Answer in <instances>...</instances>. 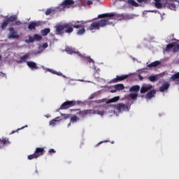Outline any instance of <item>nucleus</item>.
Segmentation results:
<instances>
[{
	"mask_svg": "<svg viewBox=\"0 0 179 179\" xmlns=\"http://www.w3.org/2000/svg\"><path fill=\"white\" fill-rule=\"evenodd\" d=\"M85 27H86V22L84 21H76L75 24H72V22L59 24L56 26L55 34L58 36H62L64 33L71 34L73 31V29H80L77 31V35L83 36L86 33Z\"/></svg>",
	"mask_w": 179,
	"mask_h": 179,
	"instance_id": "nucleus-1",
	"label": "nucleus"
},
{
	"mask_svg": "<svg viewBox=\"0 0 179 179\" xmlns=\"http://www.w3.org/2000/svg\"><path fill=\"white\" fill-rule=\"evenodd\" d=\"M108 24H110L108 19H101L98 22H92L91 25L87 28V30H90V31H93V30H99L100 27H106Z\"/></svg>",
	"mask_w": 179,
	"mask_h": 179,
	"instance_id": "nucleus-2",
	"label": "nucleus"
},
{
	"mask_svg": "<svg viewBox=\"0 0 179 179\" xmlns=\"http://www.w3.org/2000/svg\"><path fill=\"white\" fill-rule=\"evenodd\" d=\"M82 0H64L61 4L60 6L64 8L69 9V8H75L76 5H80Z\"/></svg>",
	"mask_w": 179,
	"mask_h": 179,
	"instance_id": "nucleus-3",
	"label": "nucleus"
},
{
	"mask_svg": "<svg viewBox=\"0 0 179 179\" xmlns=\"http://www.w3.org/2000/svg\"><path fill=\"white\" fill-rule=\"evenodd\" d=\"M17 20V15H13L6 18V20H4L1 25V29L2 30H5L6 27H8V24L9 23H13V22H16Z\"/></svg>",
	"mask_w": 179,
	"mask_h": 179,
	"instance_id": "nucleus-4",
	"label": "nucleus"
},
{
	"mask_svg": "<svg viewBox=\"0 0 179 179\" xmlns=\"http://www.w3.org/2000/svg\"><path fill=\"white\" fill-rule=\"evenodd\" d=\"M176 2H178L177 0H164L162 5L164 8H168V9H171V10H176L177 6L176 5Z\"/></svg>",
	"mask_w": 179,
	"mask_h": 179,
	"instance_id": "nucleus-5",
	"label": "nucleus"
},
{
	"mask_svg": "<svg viewBox=\"0 0 179 179\" xmlns=\"http://www.w3.org/2000/svg\"><path fill=\"white\" fill-rule=\"evenodd\" d=\"M73 111H79L82 115H87L90 114H98L99 115H104V111L94 110H84L80 111V109L73 110Z\"/></svg>",
	"mask_w": 179,
	"mask_h": 179,
	"instance_id": "nucleus-6",
	"label": "nucleus"
},
{
	"mask_svg": "<svg viewBox=\"0 0 179 179\" xmlns=\"http://www.w3.org/2000/svg\"><path fill=\"white\" fill-rule=\"evenodd\" d=\"M74 106H76V101H66L61 105L59 110H66V108H70V107H73Z\"/></svg>",
	"mask_w": 179,
	"mask_h": 179,
	"instance_id": "nucleus-7",
	"label": "nucleus"
},
{
	"mask_svg": "<svg viewBox=\"0 0 179 179\" xmlns=\"http://www.w3.org/2000/svg\"><path fill=\"white\" fill-rule=\"evenodd\" d=\"M115 108H116L117 111H118L119 113H124V111H129L128 106L122 103L117 104Z\"/></svg>",
	"mask_w": 179,
	"mask_h": 179,
	"instance_id": "nucleus-8",
	"label": "nucleus"
},
{
	"mask_svg": "<svg viewBox=\"0 0 179 179\" xmlns=\"http://www.w3.org/2000/svg\"><path fill=\"white\" fill-rule=\"evenodd\" d=\"M120 17V15L116 14L115 13H104L98 15V19H104L106 17Z\"/></svg>",
	"mask_w": 179,
	"mask_h": 179,
	"instance_id": "nucleus-9",
	"label": "nucleus"
},
{
	"mask_svg": "<svg viewBox=\"0 0 179 179\" xmlns=\"http://www.w3.org/2000/svg\"><path fill=\"white\" fill-rule=\"evenodd\" d=\"M9 34H8V38L10 40L12 38H19L20 37L19 34H17V32L15 30V28L13 27H10L9 28Z\"/></svg>",
	"mask_w": 179,
	"mask_h": 179,
	"instance_id": "nucleus-10",
	"label": "nucleus"
},
{
	"mask_svg": "<svg viewBox=\"0 0 179 179\" xmlns=\"http://www.w3.org/2000/svg\"><path fill=\"white\" fill-rule=\"evenodd\" d=\"M129 78V75H122L117 76L115 78H113L111 82L112 83H117L118 82H122V80H125V79H128Z\"/></svg>",
	"mask_w": 179,
	"mask_h": 179,
	"instance_id": "nucleus-11",
	"label": "nucleus"
},
{
	"mask_svg": "<svg viewBox=\"0 0 179 179\" xmlns=\"http://www.w3.org/2000/svg\"><path fill=\"white\" fill-rule=\"evenodd\" d=\"M153 88V86L152 85H145L143 84L141 89V93L143 94V93H146L147 92H149V90H152Z\"/></svg>",
	"mask_w": 179,
	"mask_h": 179,
	"instance_id": "nucleus-12",
	"label": "nucleus"
},
{
	"mask_svg": "<svg viewBox=\"0 0 179 179\" xmlns=\"http://www.w3.org/2000/svg\"><path fill=\"white\" fill-rule=\"evenodd\" d=\"M41 25V22H40L39 21L38 22H31L29 23V26H28V29L29 30H34V29H36V27H38V26Z\"/></svg>",
	"mask_w": 179,
	"mask_h": 179,
	"instance_id": "nucleus-13",
	"label": "nucleus"
},
{
	"mask_svg": "<svg viewBox=\"0 0 179 179\" xmlns=\"http://www.w3.org/2000/svg\"><path fill=\"white\" fill-rule=\"evenodd\" d=\"M169 87H170V83L165 82L162 84L161 87H159V92H162L163 93L166 92V90H168Z\"/></svg>",
	"mask_w": 179,
	"mask_h": 179,
	"instance_id": "nucleus-14",
	"label": "nucleus"
},
{
	"mask_svg": "<svg viewBox=\"0 0 179 179\" xmlns=\"http://www.w3.org/2000/svg\"><path fill=\"white\" fill-rule=\"evenodd\" d=\"M34 153L36 154L37 157H40V156H43L44 155V148H36Z\"/></svg>",
	"mask_w": 179,
	"mask_h": 179,
	"instance_id": "nucleus-15",
	"label": "nucleus"
},
{
	"mask_svg": "<svg viewBox=\"0 0 179 179\" xmlns=\"http://www.w3.org/2000/svg\"><path fill=\"white\" fill-rule=\"evenodd\" d=\"M10 143V141H9V138H3L0 139V148H3L5 145H9Z\"/></svg>",
	"mask_w": 179,
	"mask_h": 179,
	"instance_id": "nucleus-16",
	"label": "nucleus"
},
{
	"mask_svg": "<svg viewBox=\"0 0 179 179\" xmlns=\"http://www.w3.org/2000/svg\"><path fill=\"white\" fill-rule=\"evenodd\" d=\"M127 3L131 8V6H134L135 8L139 7V3H138L135 0H127Z\"/></svg>",
	"mask_w": 179,
	"mask_h": 179,
	"instance_id": "nucleus-17",
	"label": "nucleus"
},
{
	"mask_svg": "<svg viewBox=\"0 0 179 179\" xmlns=\"http://www.w3.org/2000/svg\"><path fill=\"white\" fill-rule=\"evenodd\" d=\"M27 65L29 66V68H31L32 71H34V69H38L37 64H36L34 62H27Z\"/></svg>",
	"mask_w": 179,
	"mask_h": 179,
	"instance_id": "nucleus-18",
	"label": "nucleus"
},
{
	"mask_svg": "<svg viewBox=\"0 0 179 179\" xmlns=\"http://www.w3.org/2000/svg\"><path fill=\"white\" fill-rule=\"evenodd\" d=\"M155 94H156V90H152L147 93L145 99H150L152 97H155Z\"/></svg>",
	"mask_w": 179,
	"mask_h": 179,
	"instance_id": "nucleus-19",
	"label": "nucleus"
},
{
	"mask_svg": "<svg viewBox=\"0 0 179 179\" xmlns=\"http://www.w3.org/2000/svg\"><path fill=\"white\" fill-rule=\"evenodd\" d=\"M160 64H161L160 61H155L148 64V68H156V66H159Z\"/></svg>",
	"mask_w": 179,
	"mask_h": 179,
	"instance_id": "nucleus-20",
	"label": "nucleus"
},
{
	"mask_svg": "<svg viewBox=\"0 0 179 179\" xmlns=\"http://www.w3.org/2000/svg\"><path fill=\"white\" fill-rule=\"evenodd\" d=\"M139 90H141V87L139 85H134L129 89V92H135L136 93H138Z\"/></svg>",
	"mask_w": 179,
	"mask_h": 179,
	"instance_id": "nucleus-21",
	"label": "nucleus"
},
{
	"mask_svg": "<svg viewBox=\"0 0 179 179\" xmlns=\"http://www.w3.org/2000/svg\"><path fill=\"white\" fill-rule=\"evenodd\" d=\"M118 100H120V96H115L110 99H108L106 101L107 104H110V103H117V101H118Z\"/></svg>",
	"mask_w": 179,
	"mask_h": 179,
	"instance_id": "nucleus-22",
	"label": "nucleus"
},
{
	"mask_svg": "<svg viewBox=\"0 0 179 179\" xmlns=\"http://www.w3.org/2000/svg\"><path fill=\"white\" fill-rule=\"evenodd\" d=\"M50 31H51V29H50V28H45L41 31V34L42 36H45L50 33Z\"/></svg>",
	"mask_w": 179,
	"mask_h": 179,
	"instance_id": "nucleus-23",
	"label": "nucleus"
},
{
	"mask_svg": "<svg viewBox=\"0 0 179 179\" xmlns=\"http://www.w3.org/2000/svg\"><path fill=\"white\" fill-rule=\"evenodd\" d=\"M138 3L139 6H143L146 3H150V0H136Z\"/></svg>",
	"mask_w": 179,
	"mask_h": 179,
	"instance_id": "nucleus-24",
	"label": "nucleus"
},
{
	"mask_svg": "<svg viewBox=\"0 0 179 179\" xmlns=\"http://www.w3.org/2000/svg\"><path fill=\"white\" fill-rule=\"evenodd\" d=\"M115 89L120 92V90H124L125 86H124V84H117L115 85Z\"/></svg>",
	"mask_w": 179,
	"mask_h": 179,
	"instance_id": "nucleus-25",
	"label": "nucleus"
},
{
	"mask_svg": "<svg viewBox=\"0 0 179 179\" xmlns=\"http://www.w3.org/2000/svg\"><path fill=\"white\" fill-rule=\"evenodd\" d=\"M171 80H173V82H176V80H178L179 79V72L173 74L171 78Z\"/></svg>",
	"mask_w": 179,
	"mask_h": 179,
	"instance_id": "nucleus-26",
	"label": "nucleus"
},
{
	"mask_svg": "<svg viewBox=\"0 0 179 179\" xmlns=\"http://www.w3.org/2000/svg\"><path fill=\"white\" fill-rule=\"evenodd\" d=\"M148 80H150V82H157L158 80L157 76L155 75V76H149Z\"/></svg>",
	"mask_w": 179,
	"mask_h": 179,
	"instance_id": "nucleus-27",
	"label": "nucleus"
},
{
	"mask_svg": "<svg viewBox=\"0 0 179 179\" xmlns=\"http://www.w3.org/2000/svg\"><path fill=\"white\" fill-rule=\"evenodd\" d=\"M34 40L36 41H40L41 40H43V36H41V35H39L38 34H36L34 36Z\"/></svg>",
	"mask_w": 179,
	"mask_h": 179,
	"instance_id": "nucleus-28",
	"label": "nucleus"
},
{
	"mask_svg": "<svg viewBox=\"0 0 179 179\" xmlns=\"http://www.w3.org/2000/svg\"><path fill=\"white\" fill-rule=\"evenodd\" d=\"M29 57H30V55L29 53L23 55L22 57H20L21 61L23 62H26V59H29Z\"/></svg>",
	"mask_w": 179,
	"mask_h": 179,
	"instance_id": "nucleus-29",
	"label": "nucleus"
},
{
	"mask_svg": "<svg viewBox=\"0 0 179 179\" xmlns=\"http://www.w3.org/2000/svg\"><path fill=\"white\" fill-rule=\"evenodd\" d=\"M155 5L157 9H162V8H163V5L162 3H160V1H155Z\"/></svg>",
	"mask_w": 179,
	"mask_h": 179,
	"instance_id": "nucleus-30",
	"label": "nucleus"
},
{
	"mask_svg": "<svg viewBox=\"0 0 179 179\" xmlns=\"http://www.w3.org/2000/svg\"><path fill=\"white\" fill-rule=\"evenodd\" d=\"M37 155L34 152V154L28 155V160H33V159H38Z\"/></svg>",
	"mask_w": 179,
	"mask_h": 179,
	"instance_id": "nucleus-31",
	"label": "nucleus"
},
{
	"mask_svg": "<svg viewBox=\"0 0 179 179\" xmlns=\"http://www.w3.org/2000/svg\"><path fill=\"white\" fill-rule=\"evenodd\" d=\"M34 36H29V40H26L25 43H34Z\"/></svg>",
	"mask_w": 179,
	"mask_h": 179,
	"instance_id": "nucleus-32",
	"label": "nucleus"
},
{
	"mask_svg": "<svg viewBox=\"0 0 179 179\" xmlns=\"http://www.w3.org/2000/svg\"><path fill=\"white\" fill-rule=\"evenodd\" d=\"M66 52H67V54H70V55H72V54H73V50L71 48H66Z\"/></svg>",
	"mask_w": 179,
	"mask_h": 179,
	"instance_id": "nucleus-33",
	"label": "nucleus"
},
{
	"mask_svg": "<svg viewBox=\"0 0 179 179\" xmlns=\"http://www.w3.org/2000/svg\"><path fill=\"white\" fill-rule=\"evenodd\" d=\"M130 97L131 99H132V100H136V99H138V94H136V93L130 94Z\"/></svg>",
	"mask_w": 179,
	"mask_h": 179,
	"instance_id": "nucleus-34",
	"label": "nucleus"
},
{
	"mask_svg": "<svg viewBox=\"0 0 179 179\" xmlns=\"http://www.w3.org/2000/svg\"><path fill=\"white\" fill-rule=\"evenodd\" d=\"M50 72H51L52 73H54V75H57L58 76H62V73L61 72H57L54 70H50Z\"/></svg>",
	"mask_w": 179,
	"mask_h": 179,
	"instance_id": "nucleus-35",
	"label": "nucleus"
},
{
	"mask_svg": "<svg viewBox=\"0 0 179 179\" xmlns=\"http://www.w3.org/2000/svg\"><path fill=\"white\" fill-rule=\"evenodd\" d=\"M171 48H174V43H169L166 45V51H169V50H171Z\"/></svg>",
	"mask_w": 179,
	"mask_h": 179,
	"instance_id": "nucleus-36",
	"label": "nucleus"
},
{
	"mask_svg": "<svg viewBox=\"0 0 179 179\" xmlns=\"http://www.w3.org/2000/svg\"><path fill=\"white\" fill-rule=\"evenodd\" d=\"M173 52H178L179 51V44L178 45H174L173 49Z\"/></svg>",
	"mask_w": 179,
	"mask_h": 179,
	"instance_id": "nucleus-37",
	"label": "nucleus"
},
{
	"mask_svg": "<svg viewBox=\"0 0 179 179\" xmlns=\"http://www.w3.org/2000/svg\"><path fill=\"white\" fill-rule=\"evenodd\" d=\"M55 124H57V119H53L50 122V125L51 127H55Z\"/></svg>",
	"mask_w": 179,
	"mask_h": 179,
	"instance_id": "nucleus-38",
	"label": "nucleus"
},
{
	"mask_svg": "<svg viewBox=\"0 0 179 179\" xmlns=\"http://www.w3.org/2000/svg\"><path fill=\"white\" fill-rule=\"evenodd\" d=\"M61 115H62V117H64V120H68V118H69L71 117V115H69V114L62 113Z\"/></svg>",
	"mask_w": 179,
	"mask_h": 179,
	"instance_id": "nucleus-39",
	"label": "nucleus"
},
{
	"mask_svg": "<svg viewBox=\"0 0 179 179\" xmlns=\"http://www.w3.org/2000/svg\"><path fill=\"white\" fill-rule=\"evenodd\" d=\"M52 12V10L51 8H48L45 13V15H46V16H48V15H51Z\"/></svg>",
	"mask_w": 179,
	"mask_h": 179,
	"instance_id": "nucleus-40",
	"label": "nucleus"
},
{
	"mask_svg": "<svg viewBox=\"0 0 179 179\" xmlns=\"http://www.w3.org/2000/svg\"><path fill=\"white\" fill-rule=\"evenodd\" d=\"M71 122H76L78 121V117L76 116H73L71 118Z\"/></svg>",
	"mask_w": 179,
	"mask_h": 179,
	"instance_id": "nucleus-41",
	"label": "nucleus"
},
{
	"mask_svg": "<svg viewBox=\"0 0 179 179\" xmlns=\"http://www.w3.org/2000/svg\"><path fill=\"white\" fill-rule=\"evenodd\" d=\"M27 125H25L24 127H21L20 129H18L17 130H16L15 131H13L12 132H11V134H15V132H17V131H20V129H24V128H27Z\"/></svg>",
	"mask_w": 179,
	"mask_h": 179,
	"instance_id": "nucleus-42",
	"label": "nucleus"
},
{
	"mask_svg": "<svg viewBox=\"0 0 179 179\" xmlns=\"http://www.w3.org/2000/svg\"><path fill=\"white\" fill-rule=\"evenodd\" d=\"M87 6H90V5H93V1H87L85 3Z\"/></svg>",
	"mask_w": 179,
	"mask_h": 179,
	"instance_id": "nucleus-43",
	"label": "nucleus"
},
{
	"mask_svg": "<svg viewBox=\"0 0 179 179\" xmlns=\"http://www.w3.org/2000/svg\"><path fill=\"white\" fill-rule=\"evenodd\" d=\"M86 59L90 64H91V62H94V61H93V59L90 57H86Z\"/></svg>",
	"mask_w": 179,
	"mask_h": 179,
	"instance_id": "nucleus-44",
	"label": "nucleus"
},
{
	"mask_svg": "<svg viewBox=\"0 0 179 179\" xmlns=\"http://www.w3.org/2000/svg\"><path fill=\"white\" fill-rule=\"evenodd\" d=\"M48 153H49V155H52V153H55V150L52 148V149L49 150Z\"/></svg>",
	"mask_w": 179,
	"mask_h": 179,
	"instance_id": "nucleus-45",
	"label": "nucleus"
},
{
	"mask_svg": "<svg viewBox=\"0 0 179 179\" xmlns=\"http://www.w3.org/2000/svg\"><path fill=\"white\" fill-rule=\"evenodd\" d=\"M14 22H15V26H20V24H22V22L19 20L18 21L16 20V21H14Z\"/></svg>",
	"mask_w": 179,
	"mask_h": 179,
	"instance_id": "nucleus-46",
	"label": "nucleus"
},
{
	"mask_svg": "<svg viewBox=\"0 0 179 179\" xmlns=\"http://www.w3.org/2000/svg\"><path fill=\"white\" fill-rule=\"evenodd\" d=\"M138 78L139 80H143V77L141 74H139L138 76Z\"/></svg>",
	"mask_w": 179,
	"mask_h": 179,
	"instance_id": "nucleus-47",
	"label": "nucleus"
},
{
	"mask_svg": "<svg viewBox=\"0 0 179 179\" xmlns=\"http://www.w3.org/2000/svg\"><path fill=\"white\" fill-rule=\"evenodd\" d=\"M43 48H47V47H48V44L43 43Z\"/></svg>",
	"mask_w": 179,
	"mask_h": 179,
	"instance_id": "nucleus-48",
	"label": "nucleus"
},
{
	"mask_svg": "<svg viewBox=\"0 0 179 179\" xmlns=\"http://www.w3.org/2000/svg\"><path fill=\"white\" fill-rule=\"evenodd\" d=\"M154 1H155V2H156V1H162V3H164V1H165V0H154Z\"/></svg>",
	"mask_w": 179,
	"mask_h": 179,
	"instance_id": "nucleus-49",
	"label": "nucleus"
},
{
	"mask_svg": "<svg viewBox=\"0 0 179 179\" xmlns=\"http://www.w3.org/2000/svg\"><path fill=\"white\" fill-rule=\"evenodd\" d=\"M117 90H111V93H115V92H117Z\"/></svg>",
	"mask_w": 179,
	"mask_h": 179,
	"instance_id": "nucleus-50",
	"label": "nucleus"
},
{
	"mask_svg": "<svg viewBox=\"0 0 179 179\" xmlns=\"http://www.w3.org/2000/svg\"><path fill=\"white\" fill-rule=\"evenodd\" d=\"M101 143H103V142H100L98 144H96V146H99V145H101Z\"/></svg>",
	"mask_w": 179,
	"mask_h": 179,
	"instance_id": "nucleus-51",
	"label": "nucleus"
},
{
	"mask_svg": "<svg viewBox=\"0 0 179 179\" xmlns=\"http://www.w3.org/2000/svg\"><path fill=\"white\" fill-rule=\"evenodd\" d=\"M1 75H3V76H5V73H2V72H1Z\"/></svg>",
	"mask_w": 179,
	"mask_h": 179,
	"instance_id": "nucleus-52",
	"label": "nucleus"
},
{
	"mask_svg": "<svg viewBox=\"0 0 179 179\" xmlns=\"http://www.w3.org/2000/svg\"><path fill=\"white\" fill-rule=\"evenodd\" d=\"M1 58H2V56H0V61H1Z\"/></svg>",
	"mask_w": 179,
	"mask_h": 179,
	"instance_id": "nucleus-53",
	"label": "nucleus"
},
{
	"mask_svg": "<svg viewBox=\"0 0 179 179\" xmlns=\"http://www.w3.org/2000/svg\"><path fill=\"white\" fill-rule=\"evenodd\" d=\"M71 126V123L69 124V127Z\"/></svg>",
	"mask_w": 179,
	"mask_h": 179,
	"instance_id": "nucleus-54",
	"label": "nucleus"
},
{
	"mask_svg": "<svg viewBox=\"0 0 179 179\" xmlns=\"http://www.w3.org/2000/svg\"><path fill=\"white\" fill-rule=\"evenodd\" d=\"M58 118H59V117H56V120H58Z\"/></svg>",
	"mask_w": 179,
	"mask_h": 179,
	"instance_id": "nucleus-55",
	"label": "nucleus"
},
{
	"mask_svg": "<svg viewBox=\"0 0 179 179\" xmlns=\"http://www.w3.org/2000/svg\"><path fill=\"white\" fill-rule=\"evenodd\" d=\"M96 1H100V0H96Z\"/></svg>",
	"mask_w": 179,
	"mask_h": 179,
	"instance_id": "nucleus-56",
	"label": "nucleus"
}]
</instances>
